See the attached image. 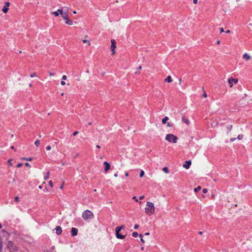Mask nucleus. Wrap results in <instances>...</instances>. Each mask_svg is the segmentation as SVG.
<instances>
[{"label": "nucleus", "instance_id": "43", "mask_svg": "<svg viewBox=\"0 0 252 252\" xmlns=\"http://www.w3.org/2000/svg\"><path fill=\"white\" fill-rule=\"evenodd\" d=\"M167 126L168 127H172V125L170 123H168L167 124Z\"/></svg>", "mask_w": 252, "mask_h": 252}, {"label": "nucleus", "instance_id": "9", "mask_svg": "<svg viewBox=\"0 0 252 252\" xmlns=\"http://www.w3.org/2000/svg\"><path fill=\"white\" fill-rule=\"evenodd\" d=\"M78 234V229L76 228L72 227L71 230V234L72 237L76 236Z\"/></svg>", "mask_w": 252, "mask_h": 252}, {"label": "nucleus", "instance_id": "60", "mask_svg": "<svg viewBox=\"0 0 252 252\" xmlns=\"http://www.w3.org/2000/svg\"><path fill=\"white\" fill-rule=\"evenodd\" d=\"M145 235H150V233L149 232H146L145 234Z\"/></svg>", "mask_w": 252, "mask_h": 252}, {"label": "nucleus", "instance_id": "34", "mask_svg": "<svg viewBox=\"0 0 252 252\" xmlns=\"http://www.w3.org/2000/svg\"><path fill=\"white\" fill-rule=\"evenodd\" d=\"M49 185H50V186L51 187H53V182H52V181H50L49 182Z\"/></svg>", "mask_w": 252, "mask_h": 252}, {"label": "nucleus", "instance_id": "33", "mask_svg": "<svg viewBox=\"0 0 252 252\" xmlns=\"http://www.w3.org/2000/svg\"><path fill=\"white\" fill-rule=\"evenodd\" d=\"M83 41V43H86V42H88L89 45H90V44H91V43H90V42L89 41H88V40H86V39H84V40H83V41Z\"/></svg>", "mask_w": 252, "mask_h": 252}, {"label": "nucleus", "instance_id": "50", "mask_svg": "<svg viewBox=\"0 0 252 252\" xmlns=\"http://www.w3.org/2000/svg\"><path fill=\"white\" fill-rule=\"evenodd\" d=\"M9 5H10V3H9V2H6L5 3V5H6V6H7L8 7H9Z\"/></svg>", "mask_w": 252, "mask_h": 252}, {"label": "nucleus", "instance_id": "30", "mask_svg": "<svg viewBox=\"0 0 252 252\" xmlns=\"http://www.w3.org/2000/svg\"><path fill=\"white\" fill-rule=\"evenodd\" d=\"M36 76V72H33L31 74L30 77L32 78V77H35Z\"/></svg>", "mask_w": 252, "mask_h": 252}, {"label": "nucleus", "instance_id": "1", "mask_svg": "<svg viewBox=\"0 0 252 252\" xmlns=\"http://www.w3.org/2000/svg\"><path fill=\"white\" fill-rule=\"evenodd\" d=\"M155 206L153 203L148 201L146 203L145 208V213L149 216L151 215L154 213Z\"/></svg>", "mask_w": 252, "mask_h": 252}, {"label": "nucleus", "instance_id": "54", "mask_svg": "<svg viewBox=\"0 0 252 252\" xmlns=\"http://www.w3.org/2000/svg\"><path fill=\"white\" fill-rule=\"evenodd\" d=\"M203 96L204 97H207V94L204 93L203 94Z\"/></svg>", "mask_w": 252, "mask_h": 252}, {"label": "nucleus", "instance_id": "23", "mask_svg": "<svg viewBox=\"0 0 252 252\" xmlns=\"http://www.w3.org/2000/svg\"><path fill=\"white\" fill-rule=\"evenodd\" d=\"M51 14L54 15L56 17H58L59 16V13L57 12V11L52 12Z\"/></svg>", "mask_w": 252, "mask_h": 252}, {"label": "nucleus", "instance_id": "7", "mask_svg": "<svg viewBox=\"0 0 252 252\" xmlns=\"http://www.w3.org/2000/svg\"><path fill=\"white\" fill-rule=\"evenodd\" d=\"M103 164L105 166L104 169V172L105 173H107L110 169V164L107 161H104L103 162Z\"/></svg>", "mask_w": 252, "mask_h": 252}, {"label": "nucleus", "instance_id": "46", "mask_svg": "<svg viewBox=\"0 0 252 252\" xmlns=\"http://www.w3.org/2000/svg\"><path fill=\"white\" fill-rule=\"evenodd\" d=\"M32 160V158H27L26 160L27 161H31Z\"/></svg>", "mask_w": 252, "mask_h": 252}, {"label": "nucleus", "instance_id": "22", "mask_svg": "<svg viewBox=\"0 0 252 252\" xmlns=\"http://www.w3.org/2000/svg\"><path fill=\"white\" fill-rule=\"evenodd\" d=\"M162 170L163 172H164L165 173H169V170L168 169V168L167 167H164L162 169Z\"/></svg>", "mask_w": 252, "mask_h": 252}, {"label": "nucleus", "instance_id": "44", "mask_svg": "<svg viewBox=\"0 0 252 252\" xmlns=\"http://www.w3.org/2000/svg\"><path fill=\"white\" fill-rule=\"evenodd\" d=\"M25 165H26V166H28V167H31V165H30V164L28 162H26V163H25Z\"/></svg>", "mask_w": 252, "mask_h": 252}, {"label": "nucleus", "instance_id": "27", "mask_svg": "<svg viewBox=\"0 0 252 252\" xmlns=\"http://www.w3.org/2000/svg\"><path fill=\"white\" fill-rule=\"evenodd\" d=\"M243 134H239L238 135V136H237V139L238 140H242L243 138Z\"/></svg>", "mask_w": 252, "mask_h": 252}, {"label": "nucleus", "instance_id": "35", "mask_svg": "<svg viewBox=\"0 0 252 252\" xmlns=\"http://www.w3.org/2000/svg\"><path fill=\"white\" fill-rule=\"evenodd\" d=\"M46 149L47 150H50L51 149V147L50 146H47L46 147Z\"/></svg>", "mask_w": 252, "mask_h": 252}, {"label": "nucleus", "instance_id": "39", "mask_svg": "<svg viewBox=\"0 0 252 252\" xmlns=\"http://www.w3.org/2000/svg\"><path fill=\"white\" fill-rule=\"evenodd\" d=\"M61 84L62 85H64L65 84V82L63 81H63H62L61 82Z\"/></svg>", "mask_w": 252, "mask_h": 252}, {"label": "nucleus", "instance_id": "19", "mask_svg": "<svg viewBox=\"0 0 252 252\" xmlns=\"http://www.w3.org/2000/svg\"><path fill=\"white\" fill-rule=\"evenodd\" d=\"M2 10L4 13H6L8 10V7L4 5L2 9Z\"/></svg>", "mask_w": 252, "mask_h": 252}, {"label": "nucleus", "instance_id": "11", "mask_svg": "<svg viewBox=\"0 0 252 252\" xmlns=\"http://www.w3.org/2000/svg\"><path fill=\"white\" fill-rule=\"evenodd\" d=\"M243 59H244L246 61H248L251 59V56L249 55L248 53H245L242 57Z\"/></svg>", "mask_w": 252, "mask_h": 252}, {"label": "nucleus", "instance_id": "41", "mask_svg": "<svg viewBox=\"0 0 252 252\" xmlns=\"http://www.w3.org/2000/svg\"><path fill=\"white\" fill-rule=\"evenodd\" d=\"M62 79L63 80H65L66 79V75H63L62 77Z\"/></svg>", "mask_w": 252, "mask_h": 252}, {"label": "nucleus", "instance_id": "10", "mask_svg": "<svg viewBox=\"0 0 252 252\" xmlns=\"http://www.w3.org/2000/svg\"><path fill=\"white\" fill-rule=\"evenodd\" d=\"M56 233L58 235H60L62 234V229L60 226H57L55 228Z\"/></svg>", "mask_w": 252, "mask_h": 252}, {"label": "nucleus", "instance_id": "51", "mask_svg": "<svg viewBox=\"0 0 252 252\" xmlns=\"http://www.w3.org/2000/svg\"><path fill=\"white\" fill-rule=\"evenodd\" d=\"M198 0H193V2L194 4H196L197 3Z\"/></svg>", "mask_w": 252, "mask_h": 252}, {"label": "nucleus", "instance_id": "16", "mask_svg": "<svg viewBox=\"0 0 252 252\" xmlns=\"http://www.w3.org/2000/svg\"><path fill=\"white\" fill-rule=\"evenodd\" d=\"M67 9V7H63L62 9H58L57 11L59 13V15H62L63 14V9Z\"/></svg>", "mask_w": 252, "mask_h": 252}, {"label": "nucleus", "instance_id": "61", "mask_svg": "<svg viewBox=\"0 0 252 252\" xmlns=\"http://www.w3.org/2000/svg\"><path fill=\"white\" fill-rule=\"evenodd\" d=\"M181 81H182V79H181V78H180V79H179V84H181Z\"/></svg>", "mask_w": 252, "mask_h": 252}, {"label": "nucleus", "instance_id": "29", "mask_svg": "<svg viewBox=\"0 0 252 252\" xmlns=\"http://www.w3.org/2000/svg\"><path fill=\"white\" fill-rule=\"evenodd\" d=\"M139 237L141 238V241L142 242V243H145V241L143 239L142 235V234H140L139 235Z\"/></svg>", "mask_w": 252, "mask_h": 252}, {"label": "nucleus", "instance_id": "2", "mask_svg": "<svg viewBox=\"0 0 252 252\" xmlns=\"http://www.w3.org/2000/svg\"><path fill=\"white\" fill-rule=\"evenodd\" d=\"M82 217L85 220H87L93 219L94 215L92 211L86 210L82 213Z\"/></svg>", "mask_w": 252, "mask_h": 252}, {"label": "nucleus", "instance_id": "57", "mask_svg": "<svg viewBox=\"0 0 252 252\" xmlns=\"http://www.w3.org/2000/svg\"><path fill=\"white\" fill-rule=\"evenodd\" d=\"M114 176L115 177H118V174H117V173H115V174H114Z\"/></svg>", "mask_w": 252, "mask_h": 252}, {"label": "nucleus", "instance_id": "56", "mask_svg": "<svg viewBox=\"0 0 252 252\" xmlns=\"http://www.w3.org/2000/svg\"><path fill=\"white\" fill-rule=\"evenodd\" d=\"M225 32H226V33H230V30H227V31Z\"/></svg>", "mask_w": 252, "mask_h": 252}, {"label": "nucleus", "instance_id": "55", "mask_svg": "<svg viewBox=\"0 0 252 252\" xmlns=\"http://www.w3.org/2000/svg\"><path fill=\"white\" fill-rule=\"evenodd\" d=\"M10 148H11V149H13V150H15V148H14V146H11L10 147Z\"/></svg>", "mask_w": 252, "mask_h": 252}, {"label": "nucleus", "instance_id": "28", "mask_svg": "<svg viewBox=\"0 0 252 252\" xmlns=\"http://www.w3.org/2000/svg\"><path fill=\"white\" fill-rule=\"evenodd\" d=\"M144 175V171L143 170H141L140 173V175H139L140 177H141V178L143 177Z\"/></svg>", "mask_w": 252, "mask_h": 252}, {"label": "nucleus", "instance_id": "31", "mask_svg": "<svg viewBox=\"0 0 252 252\" xmlns=\"http://www.w3.org/2000/svg\"><path fill=\"white\" fill-rule=\"evenodd\" d=\"M14 200L16 202H19V197L18 196H16L14 198Z\"/></svg>", "mask_w": 252, "mask_h": 252}, {"label": "nucleus", "instance_id": "62", "mask_svg": "<svg viewBox=\"0 0 252 252\" xmlns=\"http://www.w3.org/2000/svg\"><path fill=\"white\" fill-rule=\"evenodd\" d=\"M96 147L97 148H100V146H99L98 145H97L96 146Z\"/></svg>", "mask_w": 252, "mask_h": 252}, {"label": "nucleus", "instance_id": "4", "mask_svg": "<svg viewBox=\"0 0 252 252\" xmlns=\"http://www.w3.org/2000/svg\"><path fill=\"white\" fill-rule=\"evenodd\" d=\"M124 225L120 226H117L116 228V229H115V231H116V237L118 239H124L126 237V235H122L120 233V231L122 229H124Z\"/></svg>", "mask_w": 252, "mask_h": 252}, {"label": "nucleus", "instance_id": "8", "mask_svg": "<svg viewBox=\"0 0 252 252\" xmlns=\"http://www.w3.org/2000/svg\"><path fill=\"white\" fill-rule=\"evenodd\" d=\"M228 83L230 85V87H232L233 86V83H234L235 84L237 83L238 82V79H234L232 78H230L228 80Z\"/></svg>", "mask_w": 252, "mask_h": 252}, {"label": "nucleus", "instance_id": "38", "mask_svg": "<svg viewBox=\"0 0 252 252\" xmlns=\"http://www.w3.org/2000/svg\"><path fill=\"white\" fill-rule=\"evenodd\" d=\"M12 160V159H9L8 160V163L10 165H12V163H11V161Z\"/></svg>", "mask_w": 252, "mask_h": 252}, {"label": "nucleus", "instance_id": "42", "mask_svg": "<svg viewBox=\"0 0 252 252\" xmlns=\"http://www.w3.org/2000/svg\"><path fill=\"white\" fill-rule=\"evenodd\" d=\"M49 75H50V76H54V75H55V73H52V72H49Z\"/></svg>", "mask_w": 252, "mask_h": 252}, {"label": "nucleus", "instance_id": "64", "mask_svg": "<svg viewBox=\"0 0 252 252\" xmlns=\"http://www.w3.org/2000/svg\"><path fill=\"white\" fill-rule=\"evenodd\" d=\"M88 125H89V126H91V125H92V123H91V122H89V123H88Z\"/></svg>", "mask_w": 252, "mask_h": 252}, {"label": "nucleus", "instance_id": "14", "mask_svg": "<svg viewBox=\"0 0 252 252\" xmlns=\"http://www.w3.org/2000/svg\"><path fill=\"white\" fill-rule=\"evenodd\" d=\"M182 120L184 123H186L187 125H189V119L187 118H186L185 116L182 117Z\"/></svg>", "mask_w": 252, "mask_h": 252}, {"label": "nucleus", "instance_id": "18", "mask_svg": "<svg viewBox=\"0 0 252 252\" xmlns=\"http://www.w3.org/2000/svg\"><path fill=\"white\" fill-rule=\"evenodd\" d=\"M165 81L168 83H171L172 82V78L170 76H168L165 79Z\"/></svg>", "mask_w": 252, "mask_h": 252}, {"label": "nucleus", "instance_id": "15", "mask_svg": "<svg viewBox=\"0 0 252 252\" xmlns=\"http://www.w3.org/2000/svg\"><path fill=\"white\" fill-rule=\"evenodd\" d=\"M65 23L66 24L68 25H73V21L70 20L69 18H67L64 20Z\"/></svg>", "mask_w": 252, "mask_h": 252}, {"label": "nucleus", "instance_id": "24", "mask_svg": "<svg viewBox=\"0 0 252 252\" xmlns=\"http://www.w3.org/2000/svg\"><path fill=\"white\" fill-rule=\"evenodd\" d=\"M40 141L39 140H36L35 142H34V144L35 145V146L36 147H38L40 145Z\"/></svg>", "mask_w": 252, "mask_h": 252}, {"label": "nucleus", "instance_id": "25", "mask_svg": "<svg viewBox=\"0 0 252 252\" xmlns=\"http://www.w3.org/2000/svg\"><path fill=\"white\" fill-rule=\"evenodd\" d=\"M200 189H201V187L198 186L197 188H196L194 189V192H197Z\"/></svg>", "mask_w": 252, "mask_h": 252}, {"label": "nucleus", "instance_id": "59", "mask_svg": "<svg viewBox=\"0 0 252 252\" xmlns=\"http://www.w3.org/2000/svg\"><path fill=\"white\" fill-rule=\"evenodd\" d=\"M198 234H199V235H202V231H199V232H198Z\"/></svg>", "mask_w": 252, "mask_h": 252}, {"label": "nucleus", "instance_id": "6", "mask_svg": "<svg viewBox=\"0 0 252 252\" xmlns=\"http://www.w3.org/2000/svg\"><path fill=\"white\" fill-rule=\"evenodd\" d=\"M111 50L112 51V54L114 55L115 53V49L116 48V43L115 42V40L113 39H112L111 40Z\"/></svg>", "mask_w": 252, "mask_h": 252}, {"label": "nucleus", "instance_id": "40", "mask_svg": "<svg viewBox=\"0 0 252 252\" xmlns=\"http://www.w3.org/2000/svg\"><path fill=\"white\" fill-rule=\"evenodd\" d=\"M78 131H75L73 133V136H76L78 133Z\"/></svg>", "mask_w": 252, "mask_h": 252}, {"label": "nucleus", "instance_id": "17", "mask_svg": "<svg viewBox=\"0 0 252 252\" xmlns=\"http://www.w3.org/2000/svg\"><path fill=\"white\" fill-rule=\"evenodd\" d=\"M232 128V125H228L226 126V132L228 133Z\"/></svg>", "mask_w": 252, "mask_h": 252}, {"label": "nucleus", "instance_id": "12", "mask_svg": "<svg viewBox=\"0 0 252 252\" xmlns=\"http://www.w3.org/2000/svg\"><path fill=\"white\" fill-rule=\"evenodd\" d=\"M191 162L190 160H187L185 161V164L183 165V167L186 169H189L190 165H191Z\"/></svg>", "mask_w": 252, "mask_h": 252}, {"label": "nucleus", "instance_id": "13", "mask_svg": "<svg viewBox=\"0 0 252 252\" xmlns=\"http://www.w3.org/2000/svg\"><path fill=\"white\" fill-rule=\"evenodd\" d=\"M63 18V20H65L67 18H68V8L67 7L66 11H64L63 14L62 15Z\"/></svg>", "mask_w": 252, "mask_h": 252}, {"label": "nucleus", "instance_id": "53", "mask_svg": "<svg viewBox=\"0 0 252 252\" xmlns=\"http://www.w3.org/2000/svg\"><path fill=\"white\" fill-rule=\"evenodd\" d=\"M125 175L126 177H128V173L127 172H125Z\"/></svg>", "mask_w": 252, "mask_h": 252}, {"label": "nucleus", "instance_id": "26", "mask_svg": "<svg viewBox=\"0 0 252 252\" xmlns=\"http://www.w3.org/2000/svg\"><path fill=\"white\" fill-rule=\"evenodd\" d=\"M138 235V234L137 232H134L132 233V236L134 238L136 237Z\"/></svg>", "mask_w": 252, "mask_h": 252}, {"label": "nucleus", "instance_id": "3", "mask_svg": "<svg viewBox=\"0 0 252 252\" xmlns=\"http://www.w3.org/2000/svg\"><path fill=\"white\" fill-rule=\"evenodd\" d=\"M178 139V137L173 134H168L165 136V140L170 143H176Z\"/></svg>", "mask_w": 252, "mask_h": 252}, {"label": "nucleus", "instance_id": "49", "mask_svg": "<svg viewBox=\"0 0 252 252\" xmlns=\"http://www.w3.org/2000/svg\"><path fill=\"white\" fill-rule=\"evenodd\" d=\"M63 185H64V183H63L62 184V185L60 187V188H60V189H63Z\"/></svg>", "mask_w": 252, "mask_h": 252}, {"label": "nucleus", "instance_id": "21", "mask_svg": "<svg viewBox=\"0 0 252 252\" xmlns=\"http://www.w3.org/2000/svg\"><path fill=\"white\" fill-rule=\"evenodd\" d=\"M49 175H50V172L48 171L47 172L46 175L44 177V180H48L49 178Z\"/></svg>", "mask_w": 252, "mask_h": 252}, {"label": "nucleus", "instance_id": "5", "mask_svg": "<svg viewBox=\"0 0 252 252\" xmlns=\"http://www.w3.org/2000/svg\"><path fill=\"white\" fill-rule=\"evenodd\" d=\"M7 248L10 252H15L17 251V247L11 241H9L7 244Z\"/></svg>", "mask_w": 252, "mask_h": 252}, {"label": "nucleus", "instance_id": "52", "mask_svg": "<svg viewBox=\"0 0 252 252\" xmlns=\"http://www.w3.org/2000/svg\"><path fill=\"white\" fill-rule=\"evenodd\" d=\"M144 198V196H143V195L140 196L139 197V199H141V200L143 199Z\"/></svg>", "mask_w": 252, "mask_h": 252}, {"label": "nucleus", "instance_id": "37", "mask_svg": "<svg viewBox=\"0 0 252 252\" xmlns=\"http://www.w3.org/2000/svg\"><path fill=\"white\" fill-rule=\"evenodd\" d=\"M138 227H139V225L138 224H135L134 226V228L135 229H137Z\"/></svg>", "mask_w": 252, "mask_h": 252}, {"label": "nucleus", "instance_id": "47", "mask_svg": "<svg viewBox=\"0 0 252 252\" xmlns=\"http://www.w3.org/2000/svg\"><path fill=\"white\" fill-rule=\"evenodd\" d=\"M132 199H134L136 202H137V201H138V199H137V198H136V196H133V197H132Z\"/></svg>", "mask_w": 252, "mask_h": 252}, {"label": "nucleus", "instance_id": "20", "mask_svg": "<svg viewBox=\"0 0 252 252\" xmlns=\"http://www.w3.org/2000/svg\"><path fill=\"white\" fill-rule=\"evenodd\" d=\"M169 118L168 117L166 116L162 120V123L163 124H165L166 123V121L168 120Z\"/></svg>", "mask_w": 252, "mask_h": 252}, {"label": "nucleus", "instance_id": "48", "mask_svg": "<svg viewBox=\"0 0 252 252\" xmlns=\"http://www.w3.org/2000/svg\"><path fill=\"white\" fill-rule=\"evenodd\" d=\"M235 139H236V138H231V139H230V141L231 142H233L234 141H235Z\"/></svg>", "mask_w": 252, "mask_h": 252}, {"label": "nucleus", "instance_id": "63", "mask_svg": "<svg viewBox=\"0 0 252 252\" xmlns=\"http://www.w3.org/2000/svg\"><path fill=\"white\" fill-rule=\"evenodd\" d=\"M249 26L252 27V24L251 23H249Z\"/></svg>", "mask_w": 252, "mask_h": 252}, {"label": "nucleus", "instance_id": "45", "mask_svg": "<svg viewBox=\"0 0 252 252\" xmlns=\"http://www.w3.org/2000/svg\"><path fill=\"white\" fill-rule=\"evenodd\" d=\"M220 33H221V32H224V30H223V28H220Z\"/></svg>", "mask_w": 252, "mask_h": 252}, {"label": "nucleus", "instance_id": "32", "mask_svg": "<svg viewBox=\"0 0 252 252\" xmlns=\"http://www.w3.org/2000/svg\"><path fill=\"white\" fill-rule=\"evenodd\" d=\"M202 192H203V193H206L208 192V190H207V189H202Z\"/></svg>", "mask_w": 252, "mask_h": 252}, {"label": "nucleus", "instance_id": "58", "mask_svg": "<svg viewBox=\"0 0 252 252\" xmlns=\"http://www.w3.org/2000/svg\"><path fill=\"white\" fill-rule=\"evenodd\" d=\"M217 44H220V40H218L217 41Z\"/></svg>", "mask_w": 252, "mask_h": 252}, {"label": "nucleus", "instance_id": "36", "mask_svg": "<svg viewBox=\"0 0 252 252\" xmlns=\"http://www.w3.org/2000/svg\"><path fill=\"white\" fill-rule=\"evenodd\" d=\"M22 166V164L21 163H18L17 165V167L18 168H19V167H21V166Z\"/></svg>", "mask_w": 252, "mask_h": 252}]
</instances>
